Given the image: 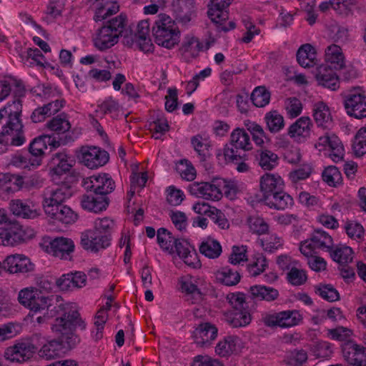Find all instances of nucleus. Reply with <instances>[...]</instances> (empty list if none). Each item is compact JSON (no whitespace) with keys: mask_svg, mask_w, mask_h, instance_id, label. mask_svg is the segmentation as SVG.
Returning <instances> with one entry per match:
<instances>
[{"mask_svg":"<svg viewBox=\"0 0 366 366\" xmlns=\"http://www.w3.org/2000/svg\"><path fill=\"white\" fill-rule=\"evenodd\" d=\"M48 306L46 307L47 317L49 319L55 317L51 325V330L56 335H62L69 347H76L80 339L75 333L77 327L84 330L86 325L81 320L80 314L74 310L69 304H64L59 295L49 297Z\"/></svg>","mask_w":366,"mask_h":366,"instance_id":"obj_1","label":"nucleus"},{"mask_svg":"<svg viewBox=\"0 0 366 366\" xmlns=\"http://www.w3.org/2000/svg\"><path fill=\"white\" fill-rule=\"evenodd\" d=\"M19 107V102L14 101L0 109V154L7 150L9 142L12 146H21L25 142Z\"/></svg>","mask_w":366,"mask_h":366,"instance_id":"obj_2","label":"nucleus"},{"mask_svg":"<svg viewBox=\"0 0 366 366\" xmlns=\"http://www.w3.org/2000/svg\"><path fill=\"white\" fill-rule=\"evenodd\" d=\"M189 192L192 195L207 200L218 201L222 197L223 192L227 197L231 196V190L232 194L234 189L224 179L214 178L210 182H194L189 184Z\"/></svg>","mask_w":366,"mask_h":366,"instance_id":"obj_3","label":"nucleus"},{"mask_svg":"<svg viewBox=\"0 0 366 366\" xmlns=\"http://www.w3.org/2000/svg\"><path fill=\"white\" fill-rule=\"evenodd\" d=\"M154 41L159 46L172 49L179 42L180 32L174 21L168 15L161 14L152 27Z\"/></svg>","mask_w":366,"mask_h":366,"instance_id":"obj_4","label":"nucleus"},{"mask_svg":"<svg viewBox=\"0 0 366 366\" xmlns=\"http://www.w3.org/2000/svg\"><path fill=\"white\" fill-rule=\"evenodd\" d=\"M233 0H210V7L208 10V16L213 23L217 26L218 31L227 32L235 28V23L229 21L228 26L226 21L228 19L229 14L227 10Z\"/></svg>","mask_w":366,"mask_h":366,"instance_id":"obj_5","label":"nucleus"},{"mask_svg":"<svg viewBox=\"0 0 366 366\" xmlns=\"http://www.w3.org/2000/svg\"><path fill=\"white\" fill-rule=\"evenodd\" d=\"M18 300L21 305L34 312H40L48 306L49 297L44 296L37 287H29L19 292Z\"/></svg>","mask_w":366,"mask_h":366,"instance_id":"obj_6","label":"nucleus"},{"mask_svg":"<svg viewBox=\"0 0 366 366\" xmlns=\"http://www.w3.org/2000/svg\"><path fill=\"white\" fill-rule=\"evenodd\" d=\"M302 317L297 310H285L277 313H264L262 322L267 327H291L298 325Z\"/></svg>","mask_w":366,"mask_h":366,"instance_id":"obj_7","label":"nucleus"},{"mask_svg":"<svg viewBox=\"0 0 366 366\" xmlns=\"http://www.w3.org/2000/svg\"><path fill=\"white\" fill-rule=\"evenodd\" d=\"M79 161L90 169H96L106 164L109 153L97 147H82L77 155Z\"/></svg>","mask_w":366,"mask_h":366,"instance_id":"obj_8","label":"nucleus"},{"mask_svg":"<svg viewBox=\"0 0 366 366\" xmlns=\"http://www.w3.org/2000/svg\"><path fill=\"white\" fill-rule=\"evenodd\" d=\"M112 237L102 234L94 229H88L80 236V244L86 251L97 253L111 244Z\"/></svg>","mask_w":366,"mask_h":366,"instance_id":"obj_9","label":"nucleus"},{"mask_svg":"<svg viewBox=\"0 0 366 366\" xmlns=\"http://www.w3.org/2000/svg\"><path fill=\"white\" fill-rule=\"evenodd\" d=\"M344 106L348 115L358 119L366 118V95L360 89H354L346 95Z\"/></svg>","mask_w":366,"mask_h":366,"instance_id":"obj_10","label":"nucleus"},{"mask_svg":"<svg viewBox=\"0 0 366 366\" xmlns=\"http://www.w3.org/2000/svg\"><path fill=\"white\" fill-rule=\"evenodd\" d=\"M35 351L36 347L33 343L21 340L7 347L4 352V357L10 362L23 363L30 360Z\"/></svg>","mask_w":366,"mask_h":366,"instance_id":"obj_11","label":"nucleus"},{"mask_svg":"<svg viewBox=\"0 0 366 366\" xmlns=\"http://www.w3.org/2000/svg\"><path fill=\"white\" fill-rule=\"evenodd\" d=\"M84 187L87 192H94L100 196L107 197L114 191L115 183L108 174L93 175L84 180Z\"/></svg>","mask_w":366,"mask_h":366,"instance_id":"obj_12","label":"nucleus"},{"mask_svg":"<svg viewBox=\"0 0 366 366\" xmlns=\"http://www.w3.org/2000/svg\"><path fill=\"white\" fill-rule=\"evenodd\" d=\"M24 236L25 233L18 222H10L0 227V245H18L24 241Z\"/></svg>","mask_w":366,"mask_h":366,"instance_id":"obj_13","label":"nucleus"},{"mask_svg":"<svg viewBox=\"0 0 366 366\" xmlns=\"http://www.w3.org/2000/svg\"><path fill=\"white\" fill-rule=\"evenodd\" d=\"M59 340H52L45 343L39 350V357L50 360L60 357L66 350H71L74 347H69V345L62 335Z\"/></svg>","mask_w":366,"mask_h":366,"instance_id":"obj_14","label":"nucleus"},{"mask_svg":"<svg viewBox=\"0 0 366 366\" xmlns=\"http://www.w3.org/2000/svg\"><path fill=\"white\" fill-rule=\"evenodd\" d=\"M345 360L353 366H366L365 348L353 341H347L342 345Z\"/></svg>","mask_w":366,"mask_h":366,"instance_id":"obj_15","label":"nucleus"},{"mask_svg":"<svg viewBox=\"0 0 366 366\" xmlns=\"http://www.w3.org/2000/svg\"><path fill=\"white\" fill-rule=\"evenodd\" d=\"M42 195L43 207L46 211L47 207L63 204V202L71 197V192L70 188L67 187H46Z\"/></svg>","mask_w":366,"mask_h":366,"instance_id":"obj_16","label":"nucleus"},{"mask_svg":"<svg viewBox=\"0 0 366 366\" xmlns=\"http://www.w3.org/2000/svg\"><path fill=\"white\" fill-rule=\"evenodd\" d=\"M74 250V242L71 239L65 237L55 238L46 246L47 253L61 259H70L71 254Z\"/></svg>","mask_w":366,"mask_h":366,"instance_id":"obj_17","label":"nucleus"},{"mask_svg":"<svg viewBox=\"0 0 366 366\" xmlns=\"http://www.w3.org/2000/svg\"><path fill=\"white\" fill-rule=\"evenodd\" d=\"M3 267L11 274L26 273L34 269V264L26 256L16 254L6 258Z\"/></svg>","mask_w":366,"mask_h":366,"instance_id":"obj_18","label":"nucleus"},{"mask_svg":"<svg viewBox=\"0 0 366 366\" xmlns=\"http://www.w3.org/2000/svg\"><path fill=\"white\" fill-rule=\"evenodd\" d=\"M315 78L320 85L331 90H336L340 86L339 76L328 64H322L316 68Z\"/></svg>","mask_w":366,"mask_h":366,"instance_id":"obj_19","label":"nucleus"},{"mask_svg":"<svg viewBox=\"0 0 366 366\" xmlns=\"http://www.w3.org/2000/svg\"><path fill=\"white\" fill-rule=\"evenodd\" d=\"M218 329L208 322L200 323L193 332V337L197 345L201 347L209 346L216 339Z\"/></svg>","mask_w":366,"mask_h":366,"instance_id":"obj_20","label":"nucleus"},{"mask_svg":"<svg viewBox=\"0 0 366 366\" xmlns=\"http://www.w3.org/2000/svg\"><path fill=\"white\" fill-rule=\"evenodd\" d=\"M109 203L108 197L100 196L94 192H89L81 196V207L89 212L99 213L106 210Z\"/></svg>","mask_w":366,"mask_h":366,"instance_id":"obj_21","label":"nucleus"},{"mask_svg":"<svg viewBox=\"0 0 366 366\" xmlns=\"http://www.w3.org/2000/svg\"><path fill=\"white\" fill-rule=\"evenodd\" d=\"M312 127L310 118L302 117L289 127L288 134L297 142H304L310 137Z\"/></svg>","mask_w":366,"mask_h":366,"instance_id":"obj_22","label":"nucleus"},{"mask_svg":"<svg viewBox=\"0 0 366 366\" xmlns=\"http://www.w3.org/2000/svg\"><path fill=\"white\" fill-rule=\"evenodd\" d=\"M9 208L14 215L24 219H34L39 214L34 205L27 200L11 199Z\"/></svg>","mask_w":366,"mask_h":366,"instance_id":"obj_23","label":"nucleus"},{"mask_svg":"<svg viewBox=\"0 0 366 366\" xmlns=\"http://www.w3.org/2000/svg\"><path fill=\"white\" fill-rule=\"evenodd\" d=\"M51 142V137L49 135L40 136L35 138L29 144V152L34 159H30L32 166H39L41 163V159L47 149V143Z\"/></svg>","mask_w":366,"mask_h":366,"instance_id":"obj_24","label":"nucleus"},{"mask_svg":"<svg viewBox=\"0 0 366 366\" xmlns=\"http://www.w3.org/2000/svg\"><path fill=\"white\" fill-rule=\"evenodd\" d=\"M44 212L51 219L66 224H72L77 219V214L64 204L47 207Z\"/></svg>","mask_w":366,"mask_h":366,"instance_id":"obj_25","label":"nucleus"},{"mask_svg":"<svg viewBox=\"0 0 366 366\" xmlns=\"http://www.w3.org/2000/svg\"><path fill=\"white\" fill-rule=\"evenodd\" d=\"M224 149L242 150L245 153V151L252 149L249 135L244 129H235L231 134L230 144L225 145Z\"/></svg>","mask_w":366,"mask_h":366,"instance_id":"obj_26","label":"nucleus"},{"mask_svg":"<svg viewBox=\"0 0 366 366\" xmlns=\"http://www.w3.org/2000/svg\"><path fill=\"white\" fill-rule=\"evenodd\" d=\"M302 242H308L310 244L308 248L315 251L316 249H320L330 252L333 247L332 238L322 229L315 230L310 238Z\"/></svg>","mask_w":366,"mask_h":366,"instance_id":"obj_27","label":"nucleus"},{"mask_svg":"<svg viewBox=\"0 0 366 366\" xmlns=\"http://www.w3.org/2000/svg\"><path fill=\"white\" fill-rule=\"evenodd\" d=\"M73 166V160L65 152H56L52 154L49 162L51 172L56 175H61L69 172Z\"/></svg>","mask_w":366,"mask_h":366,"instance_id":"obj_28","label":"nucleus"},{"mask_svg":"<svg viewBox=\"0 0 366 366\" xmlns=\"http://www.w3.org/2000/svg\"><path fill=\"white\" fill-rule=\"evenodd\" d=\"M308 242H301L300 250L307 259V264L310 268L315 272L323 271L326 269L327 263L325 259L317 255V252L314 249H309Z\"/></svg>","mask_w":366,"mask_h":366,"instance_id":"obj_29","label":"nucleus"},{"mask_svg":"<svg viewBox=\"0 0 366 366\" xmlns=\"http://www.w3.org/2000/svg\"><path fill=\"white\" fill-rule=\"evenodd\" d=\"M224 320L232 327H241L249 325L251 315L246 309L231 310L224 312Z\"/></svg>","mask_w":366,"mask_h":366,"instance_id":"obj_30","label":"nucleus"},{"mask_svg":"<svg viewBox=\"0 0 366 366\" xmlns=\"http://www.w3.org/2000/svg\"><path fill=\"white\" fill-rule=\"evenodd\" d=\"M325 57V64L331 66L335 70H340L345 66V57L342 49L336 44H332L327 47Z\"/></svg>","mask_w":366,"mask_h":366,"instance_id":"obj_31","label":"nucleus"},{"mask_svg":"<svg viewBox=\"0 0 366 366\" xmlns=\"http://www.w3.org/2000/svg\"><path fill=\"white\" fill-rule=\"evenodd\" d=\"M108 31L107 27H100L94 38V46L101 51L111 48L119 41L117 34H107Z\"/></svg>","mask_w":366,"mask_h":366,"instance_id":"obj_32","label":"nucleus"},{"mask_svg":"<svg viewBox=\"0 0 366 366\" xmlns=\"http://www.w3.org/2000/svg\"><path fill=\"white\" fill-rule=\"evenodd\" d=\"M249 293L254 300L274 301L277 299L279 292L277 290L264 285H254L250 287Z\"/></svg>","mask_w":366,"mask_h":366,"instance_id":"obj_33","label":"nucleus"},{"mask_svg":"<svg viewBox=\"0 0 366 366\" xmlns=\"http://www.w3.org/2000/svg\"><path fill=\"white\" fill-rule=\"evenodd\" d=\"M259 184L262 194L279 190L284 187V182L281 177L269 173H266L261 177Z\"/></svg>","mask_w":366,"mask_h":366,"instance_id":"obj_34","label":"nucleus"},{"mask_svg":"<svg viewBox=\"0 0 366 366\" xmlns=\"http://www.w3.org/2000/svg\"><path fill=\"white\" fill-rule=\"evenodd\" d=\"M224 155L226 161L237 165L236 169L239 172L249 171V167L245 163L247 157L245 153L242 154L240 151L232 149H224Z\"/></svg>","mask_w":366,"mask_h":366,"instance_id":"obj_35","label":"nucleus"},{"mask_svg":"<svg viewBox=\"0 0 366 366\" xmlns=\"http://www.w3.org/2000/svg\"><path fill=\"white\" fill-rule=\"evenodd\" d=\"M296 56L297 62L304 68H310L316 64V53L314 48L309 44L301 46Z\"/></svg>","mask_w":366,"mask_h":366,"instance_id":"obj_36","label":"nucleus"},{"mask_svg":"<svg viewBox=\"0 0 366 366\" xmlns=\"http://www.w3.org/2000/svg\"><path fill=\"white\" fill-rule=\"evenodd\" d=\"M216 280L218 282L226 286H234L237 285L241 276L237 270L229 267H224L215 273Z\"/></svg>","mask_w":366,"mask_h":366,"instance_id":"obj_37","label":"nucleus"},{"mask_svg":"<svg viewBox=\"0 0 366 366\" xmlns=\"http://www.w3.org/2000/svg\"><path fill=\"white\" fill-rule=\"evenodd\" d=\"M237 336H227L219 341L215 347L216 353L221 357H227L237 350V345L239 342Z\"/></svg>","mask_w":366,"mask_h":366,"instance_id":"obj_38","label":"nucleus"},{"mask_svg":"<svg viewBox=\"0 0 366 366\" xmlns=\"http://www.w3.org/2000/svg\"><path fill=\"white\" fill-rule=\"evenodd\" d=\"M257 154L259 165L264 170H272L278 164L277 155L270 150L259 149Z\"/></svg>","mask_w":366,"mask_h":366,"instance_id":"obj_39","label":"nucleus"},{"mask_svg":"<svg viewBox=\"0 0 366 366\" xmlns=\"http://www.w3.org/2000/svg\"><path fill=\"white\" fill-rule=\"evenodd\" d=\"M313 117L318 127H327V124L331 121L329 107L322 102L315 104L313 109Z\"/></svg>","mask_w":366,"mask_h":366,"instance_id":"obj_40","label":"nucleus"},{"mask_svg":"<svg viewBox=\"0 0 366 366\" xmlns=\"http://www.w3.org/2000/svg\"><path fill=\"white\" fill-rule=\"evenodd\" d=\"M46 127L51 131L64 134L70 129L71 124L68 120L67 115L65 113H61L49 120L46 123Z\"/></svg>","mask_w":366,"mask_h":366,"instance_id":"obj_41","label":"nucleus"},{"mask_svg":"<svg viewBox=\"0 0 366 366\" xmlns=\"http://www.w3.org/2000/svg\"><path fill=\"white\" fill-rule=\"evenodd\" d=\"M172 234L165 228H160L157 230V242L160 247L169 254H173L174 242L177 241Z\"/></svg>","mask_w":366,"mask_h":366,"instance_id":"obj_42","label":"nucleus"},{"mask_svg":"<svg viewBox=\"0 0 366 366\" xmlns=\"http://www.w3.org/2000/svg\"><path fill=\"white\" fill-rule=\"evenodd\" d=\"M191 143L201 160L204 161L210 155L209 149L212 145L207 139H204L200 135H196L192 137Z\"/></svg>","mask_w":366,"mask_h":366,"instance_id":"obj_43","label":"nucleus"},{"mask_svg":"<svg viewBox=\"0 0 366 366\" xmlns=\"http://www.w3.org/2000/svg\"><path fill=\"white\" fill-rule=\"evenodd\" d=\"M199 252L205 257L214 259L220 255L222 247L217 240L207 239L201 244Z\"/></svg>","mask_w":366,"mask_h":366,"instance_id":"obj_44","label":"nucleus"},{"mask_svg":"<svg viewBox=\"0 0 366 366\" xmlns=\"http://www.w3.org/2000/svg\"><path fill=\"white\" fill-rule=\"evenodd\" d=\"M315 292L328 302H335L340 300L339 292L330 284H320L315 286Z\"/></svg>","mask_w":366,"mask_h":366,"instance_id":"obj_45","label":"nucleus"},{"mask_svg":"<svg viewBox=\"0 0 366 366\" xmlns=\"http://www.w3.org/2000/svg\"><path fill=\"white\" fill-rule=\"evenodd\" d=\"M266 257L261 253L254 256L253 260L247 265L249 273L252 277H256L262 273L267 267Z\"/></svg>","mask_w":366,"mask_h":366,"instance_id":"obj_46","label":"nucleus"},{"mask_svg":"<svg viewBox=\"0 0 366 366\" xmlns=\"http://www.w3.org/2000/svg\"><path fill=\"white\" fill-rule=\"evenodd\" d=\"M250 99L255 107H264L269 102L270 92L264 86H257L252 92Z\"/></svg>","mask_w":366,"mask_h":366,"instance_id":"obj_47","label":"nucleus"},{"mask_svg":"<svg viewBox=\"0 0 366 366\" xmlns=\"http://www.w3.org/2000/svg\"><path fill=\"white\" fill-rule=\"evenodd\" d=\"M247 130L251 133L252 139L257 145L261 146L264 140L269 142L270 139L266 135L263 128L255 122L248 121L244 123Z\"/></svg>","mask_w":366,"mask_h":366,"instance_id":"obj_48","label":"nucleus"},{"mask_svg":"<svg viewBox=\"0 0 366 366\" xmlns=\"http://www.w3.org/2000/svg\"><path fill=\"white\" fill-rule=\"evenodd\" d=\"M191 245L189 243L184 239H177L174 242V250L177 252L179 257H181L184 262L189 265L193 264L192 262V254L191 253Z\"/></svg>","mask_w":366,"mask_h":366,"instance_id":"obj_49","label":"nucleus"},{"mask_svg":"<svg viewBox=\"0 0 366 366\" xmlns=\"http://www.w3.org/2000/svg\"><path fill=\"white\" fill-rule=\"evenodd\" d=\"M119 103L112 98L109 97L97 106L95 110L97 117H103L106 114H116L119 110Z\"/></svg>","mask_w":366,"mask_h":366,"instance_id":"obj_50","label":"nucleus"},{"mask_svg":"<svg viewBox=\"0 0 366 366\" xmlns=\"http://www.w3.org/2000/svg\"><path fill=\"white\" fill-rule=\"evenodd\" d=\"M269 130L272 133L280 131L284 127L283 117L277 111H271L264 117Z\"/></svg>","mask_w":366,"mask_h":366,"instance_id":"obj_51","label":"nucleus"},{"mask_svg":"<svg viewBox=\"0 0 366 366\" xmlns=\"http://www.w3.org/2000/svg\"><path fill=\"white\" fill-rule=\"evenodd\" d=\"M322 179L330 187H337L342 183V174L335 166H329L322 172Z\"/></svg>","mask_w":366,"mask_h":366,"instance_id":"obj_52","label":"nucleus"},{"mask_svg":"<svg viewBox=\"0 0 366 366\" xmlns=\"http://www.w3.org/2000/svg\"><path fill=\"white\" fill-rule=\"evenodd\" d=\"M352 254V249L347 246L337 247L335 250L330 251V256L332 259L341 264L352 262L353 259Z\"/></svg>","mask_w":366,"mask_h":366,"instance_id":"obj_53","label":"nucleus"},{"mask_svg":"<svg viewBox=\"0 0 366 366\" xmlns=\"http://www.w3.org/2000/svg\"><path fill=\"white\" fill-rule=\"evenodd\" d=\"M149 127L150 130L156 132L157 134H164L169 128L167 120L164 118L163 114L160 111L154 112Z\"/></svg>","mask_w":366,"mask_h":366,"instance_id":"obj_54","label":"nucleus"},{"mask_svg":"<svg viewBox=\"0 0 366 366\" xmlns=\"http://www.w3.org/2000/svg\"><path fill=\"white\" fill-rule=\"evenodd\" d=\"M270 199L272 200V202L267 206L271 209L277 210H285L293 204L292 197L285 191H283L282 194L278 195L277 197L270 198Z\"/></svg>","mask_w":366,"mask_h":366,"instance_id":"obj_55","label":"nucleus"},{"mask_svg":"<svg viewBox=\"0 0 366 366\" xmlns=\"http://www.w3.org/2000/svg\"><path fill=\"white\" fill-rule=\"evenodd\" d=\"M104 24L109 26L110 29L113 30L114 34L120 36L124 34L125 30L127 16L126 15L121 14L104 21Z\"/></svg>","mask_w":366,"mask_h":366,"instance_id":"obj_56","label":"nucleus"},{"mask_svg":"<svg viewBox=\"0 0 366 366\" xmlns=\"http://www.w3.org/2000/svg\"><path fill=\"white\" fill-rule=\"evenodd\" d=\"M181 289L183 292L187 295V301H191L192 304L196 303L202 298V293L197 286L191 280H184L182 282Z\"/></svg>","mask_w":366,"mask_h":366,"instance_id":"obj_57","label":"nucleus"},{"mask_svg":"<svg viewBox=\"0 0 366 366\" xmlns=\"http://www.w3.org/2000/svg\"><path fill=\"white\" fill-rule=\"evenodd\" d=\"M250 231L257 234H263L268 232L269 225L264 219L259 216H251L247 219Z\"/></svg>","mask_w":366,"mask_h":366,"instance_id":"obj_58","label":"nucleus"},{"mask_svg":"<svg viewBox=\"0 0 366 366\" xmlns=\"http://www.w3.org/2000/svg\"><path fill=\"white\" fill-rule=\"evenodd\" d=\"M287 281L292 285H304L307 280L306 272L303 269L292 267L287 274Z\"/></svg>","mask_w":366,"mask_h":366,"instance_id":"obj_59","label":"nucleus"},{"mask_svg":"<svg viewBox=\"0 0 366 366\" xmlns=\"http://www.w3.org/2000/svg\"><path fill=\"white\" fill-rule=\"evenodd\" d=\"M307 353L303 349L294 350L287 356V363L292 366H300L307 360Z\"/></svg>","mask_w":366,"mask_h":366,"instance_id":"obj_60","label":"nucleus"},{"mask_svg":"<svg viewBox=\"0 0 366 366\" xmlns=\"http://www.w3.org/2000/svg\"><path fill=\"white\" fill-rule=\"evenodd\" d=\"M114 227V222L109 218L97 219L94 222V230L99 232L102 234L111 237V231Z\"/></svg>","mask_w":366,"mask_h":366,"instance_id":"obj_61","label":"nucleus"},{"mask_svg":"<svg viewBox=\"0 0 366 366\" xmlns=\"http://www.w3.org/2000/svg\"><path fill=\"white\" fill-rule=\"evenodd\" d=\"M107 320V314L104 309H100L96 316L94 325L96 327V333L94 338L96 340H100L102 337V331L104 327V325Z\"/></svg>","mask_w":366,"mask_h":366,"instance_id":"obj_62","label":"nucleus"},{"mask_svg":"<svg viewBox=\"0 0 366 366\" xmlns=\"http://www.w3.org/2000/svg\"><path fill=\"white\" fill-rule=\"evenodd\" d=\"M209 217L222 229H228L229 227V221L225 214L216 207L212 208V212H210Z\"/></svg>","mask_w":366,"mask_h":366,"instance_id":"obj_63","label":"nucleus"},{"mask_svg":"<svg viewBox=\"0 0 366 366\" xmlns=\"http://www.w3.org/2000/svg\"><path fill=\"white\" fill-rule=\"evenodd\" d=\"M312 171V168L310 164H304L302 167L292 171L289 176L293 182H297L300 180H304L308 178Z\"/></svg>","mask_w":366,"mask_h":366,"instance_id":"obj_64","label":"nucleus"}]
</instances>
